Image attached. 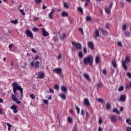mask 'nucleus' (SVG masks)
Wrapping results in <instances>:
<instances>
[{"mask_svg":"<svg viewBox=\"0 0 131 131\" xmlns=\"http://www.w3.org/2000/svg\"><path fill=\"white\" fill-rule=\"evenodd\" d=\"M97 100L99 103H104V100L102 98H97Z\"/></svg>","mask_w":131,"mask_h":131,"instance_id":"c756f323","label":"nucleus"},{"mask_svg":"<svg viewBox=\"0 0 131 131\" xmlns=\"http://www.w3.org/2000/svg\"><path fill=\"white\" fill-rule=\"evenodd\" d=\"M42 33L43 36H48V35H49V32L46 31L45 28L42 29Z\"/></svg>","mask_w":131,"mask_h":131,"instance_id":"ddd939ff","label":"nucleus"},{"mask_svg":"<svg viewBox=\"0 0 131 131\" xmlns=\"http://www.w3.org/2000/svg\"><path fill=\"white\" fill-rule=\"evenodd\" d=\"M98 131H103V128H102V127H99Z\"/></svg>","mask_w":131,"mask_h":131,"instance_id":"e2e57ef3","label":"nucleus"},{"mask_svg":"<svg viewBox=\"0 0 131 131\" xmlns=\"http://www.w3.org/2000/svg\"><path fill=\"white\" fill-rule=\"evenodd\" d=\"M99 30L102 32L103 34H104V29L102 28H99Z\"/></svg>","mask_w":131,"mask_h":131,"instance_id":"8fccbe9b","label":"nucleus"},{"mask_svg":"<svg viewBox=\"0 0 131 131\" xmlns=\"http://www.w3.org/2000/svg\"><path fill=\"white\" fill-rule=\"evenodd\" d=\"M55 90H56V91H59V89H60V87L59 86V84H55V85L54 86Z\"/></svg>","mask_w":131,"mask_h":131,"instance_id":"a878e982","label":"nucleus"},{"mask_svg":"<svg viewBox=\"0 0 131 131\" xmlns=\"http://www.w3.org/2000/svg\"><path fill=\"white\" fill-rule=\"evenodd\" d=\"M118 45L119 47H122V43L120 41L118 42Z\"/></svg>","mask_w":131,"mask_h":131,"instance_id":"6e6d98bb","label":"nucleus"},{"mask_svg":"<svg viewBox=\"0 0 131 131\" xmlns=\"http://www.w3.org/2000/svg\"><path fill=\"white\" fill-rule=\"evenodd\" d=\"M113 112H114L115 113H117V114H119V113H120V112L119 111H118V110H117V108H114L113 110Z\"/></svg>","mask_w":131,"mask_h":131,"instance_id":"f704fd0d","label":"nucleus"},{"mask_svg":"<svg viewBox=\"0 0 131 131\" xmlns=\"http://www.w3.org/2000/svg\"><path fill=\"white\" fill-rule=\"evenodd\" d=\"M127 76L129 77V78H131V73L130 72H127Z\"/></svg>","mask_w":131,"mask_h":131,"instance_id":"09e8293b","label":"nucleus"},{"mask_svg":"<svg viewBox=\"0 0 131 131\" xmlns=\"http://www.w3.org/2000/svg\"><path fill=\"white\" fill-rule=\"evenodd\" d=\"M54 13H55V9H52L51 12L49 13V19H53V14H54Z\"/></svg>","mask_w":131,"mask_h":131,"instance_id":"4468645a","label":"nucleus"},{"mask_svg":"<svg viewBox=\"0 0 131 131\" xmlns=\"http://www.w3.org/2000/svg\"><path fill=\"white\" fill-rule=\"evenodd\" d=\"M60 39H66V34H63L62 36H60Z\"/></svg>","mask_w":131,"mask_h":131,"instance_id":"b1692460","label":"nucleus"},{"mask_svg":"<svg viewBox=\"0 0 131 131\" xmlns=\"http://www.w3.org/2000/svg\"><path fill=\"white\" fill-rule=\"evenodd\" d=\"M13 44H10V45H9V49H12V48H13Z\"/></svg>","mask_w":131,"mask_h":131,"instance_id":"0e129e2a","label":"nucleus"},{"mask_svg":"<svg viewBox=\"0 0 131 131\" xmlns=\"http://www.w3.org/2000/svg\"><path fill=\"white\" fill-rule=\"evenodd\" d=\"M54 41H55V42H57V41H58L59 40V39H58V36H54Z\"/></svg>","mask_w":131,"mask_h":131,"instance_id":"79ce46f5","label":"nucleus"},{"mask_svg":"<svg viewBox=\"0 0 131 131\" xmlns=\"http://www.w3.org/2000/svg\"><path fill=\"white\" fill-rule=\"evenodd\" d=\"M111 121L113 123H116L117 122V116L116 115H112L110 117Z\"/></svg>","mask_w":131,"mask_h":131,"instance_id":"423d86ee","label":"nucleus"},{"mask_svg":"<svg viewBox=\"0 0 131 131\" xmlns=\"http://www.w3.org/2000/svg\"><path fill=\"white\" fill-rule=\"evenodd\" d=\"M33 31H34V32H36L37 31H39V29L36 28V27H34L32 29Z\"/></svg>","mask_w":131,"mask_h":131,"instance_id":"cd10ccee","label":"nucleus"},{"mask_svg":"<svg viewBox=\"0 0 131 131\" xmlns=\"http://www.w3.org/2000/svg\"><path fill=\"white\" fill-rule=\"evenodd\" d=\"M112 64L115 68H116L117 67V64H116V62L114 61H112Z\"/></svg>","mask_w":131,"mask_h":131,"instance_id":"e433bc0d","label":"nucleus"},{"mask_svg":"<svg viewBox=\"0 0 131 131\" xmlns=\"http://www.w3.org/2000/svg\"><path fill=\"white\" fill-rule=\"evenodd\" d=\"M129 57H126L125 60L122 62V65L124 70H127V67L126 66V63H129Z\"/></svg>","mask_w":131,"mask_h":131,"instance_id":"7ed1b4c3","label":"nucleus"},{"mask_svg":"<svg viewBox=\"0 0 131 131\" xmlns=\"http://www.w3.org/2000/svg\"><path fill=\"white\" fill-rule=\"evenodd\" d=\"M25 33L28 37L33 38V33H32V32L29 29H27V30L25 31Z\"/></svg>","mask_w":131,"mask_h":131,"instance_id":"20e7f679","label":"nucleus"},{"mask_svg":"<svg viewBox=\"0 0 131 131\" xmlns=\"http://www.w3.org/2000/svg\"><path fill=\"white\" fill-rule=\"evenodd\" d=\"M61 90L64 93H67V87L65 85H62L61 86Z\"/></svg>","mask_w":131,"mask_h":131,"instance_id":"dca6fc26","label":"nucleus"},{"mask_svg":"<svg viewBox=\"0 0 131 131\" xmlns=\"http://www.w3.org/2000/svg\"><path fill=\"white\" fill-rule=\"evenodd\" d=\"M85 20L86 21H91L92 20V17L91 16H86Z\"/></svg>","mask_w":131,"mask_h":131,"instance_id":"473e14b6","label":"nucleus"},{"mask_svg":"<svg viewBox=\"0 0 131 131\" xmlns=\"http://www.w3.org/2000/svg\"><path fill=\"white\" fill-rule=\"evenodd\" d=\"M53 72L56 73L57 74H60L62 72V69L61 68H56L53 70Z\"/></svg>","mask_w":131,"mask_h":131,"instance_id":"9d476101","label":"nucleus"},{"mask_svg":"<svg viewBox=\"0 0 131 131\" xmlns=\"http://www.w3.org/2000/svg\"><path fill=\"white\" fill-rule=\"evenodd\" d=\"M81 115H84V112L83 111V110H81Z\"/></svg>","mask_w":131,"mask_h":131,"instance_id":"69168bd1","label":"nucleus"},{"mask_svg":"<svg viewBox=\"0 0 131 131\" xmlns=\"http://www.w3.org/2000/svg\"><path fill=\"white\" fill-rule=\"evenodd\" d=\"M60 97L63 100H66V95L65 94H60Z\"/></svg>","mask_w":131,"mask_h":131,"instance_id":"393cba45","label":"nucleus"},{"mask_svg":"<svg viewBox=\"0 0 131 131\" xmlns=\"http://www.w3.org/2000/svg\"><path fill=\"white\" fill-rule=\"evenodd\" d=\"M43 102L44 103V104H46V105H48L49 104V101L47 99L43 100Z\"/></svg>","mask_w":131,"mask_h":131,"instance_id":"a19ab883","label":"nucleus"},{"mask_svg":"<svg viewBox=\"0 0 131 131\" xmlns=\"http://www.w3.org/2000/svg\"><path fill=\"white\" fill-rule=\"evenodd\" d=\"M83 52L84 54L85 55V54H88V50L86 49V47L83 48Z\"/></svg>","mask_w":131,"mask_h":131,"instance_id":"37998d69","label":"nucleus"},{"mask_svg":"<svg viewBox=\"0 0 131 131\" xmlns=\"http://www.w3.org/2000/svg\"><path fill=\"white\" fill-rule=\"evenodd\" d=\"M7 125L8 126V127H12V125H11L10 123H7Z\"/></svg>","mask_w":131,"mask_h":131,"instance_id":"338daca9","label":"nucleus"},{"mask_svg":"<svg viewBox=\"0 0 131 131\" xmlns=\"http://www.w3.org/2000/svg\"><path fill=\"white\" fill-rule=\"evenodd\" d=\"M35 68H38L39 67V61H37L35 62Z\"/></svg>","mask_w":131,"mask_h":131,"instance_id":"5701e85b","label":"nucleus"},{"mask_svg":"<svg viewBox=\"0 0 131 131\" xmlns=\"http://www.w3.org/2000/svg\"><path fill=\"white\" fill-rule=\"evenodd\" d=\"M30 97L31 98L32 100H34V99H35V96L33 94L30 95Z\"/></svg>","mask_w":131,"mask_h":131,"instance_id":"58836bf2","label":"nucleus"},{"mask_svg":"<svg viewBox=\"0 0 131 131\" xmlns=\"http://www.w3.org/2000/svg\"><path fill=\"white\" fill-rule=\"evenodd\" d=\"M68 122H70V123H72V118L70 117H68Z\"/></svg>","mask_w":131,"mask_h":131,"instance_id":"72a5a7b5","label":"nucleus"},{"mask_svg":"<svg viewBox=\"0 0 131 131\" xmlns=\"http://www.w3.org/2000/svg\"><path fill=\"white\" fill-rule=\"evenodd\" d=\"M112 6H113V3H110V5L108 7L109 9H110L111 10L112 9Z\"/></svg>","mask_w":131,"mask_h":131,"instance_id":"864d4df0","label":"nucleus"},{"mask_svg":"<svg viewBox=\"0 0 131 131\" xmlns=\"http://www.w3.org/2000/svg\"><path fill=\"white\" fill-rule=\"evenodd\" d=\"M126 100V97H125V95H122L120 96L119 99L118 100V102H123L124 103L125 102V100Z\"/></svg>","mask_w":131,"mask_h":131,"instance_id":"6e6552de","label":"nucleus"},{"mask_svg":"<svg viewBox=\"0 0 131 131\" xmlns=\"http://www.w3.org/2000/svg\"><path fill=\"white\" fill-rule=\"evenodd\" d=\"M73 46H75V47L77 49V50H81V44L80 43H76L75 42H72Z\"/></svg>","mask_w":131,"mask_h":131,"instance_id":"1a4fd4ad","label":"nucleus"},{"mask_svg":"<svg viewBox=\"0 0 131 131\" xmlns=\"http://www.w3.org/2000/svg\"><path fill=\"white\" fill-rule=\"evenodd\" d=\"M122 30L125 31L126 30V25H124L122 27Z\"/></svg>","mask_w":131,"mask_h":131,"instance_id":"a18cd8bd","label":"nucleus"},{"mask_svg":"<svg viewBox=\"0 0 131 131\" xmlns=\"http://www.w3.org/2000/svg\"><path fill=\"white\" fill-rule=\"evenodd\" d=\"M32 52L34 53V54H36V53H37V51H36V50H34V49H32Z\"/></svg>","mask_w":131,"mask_h":131,"instance_id":"13d9d810","label":"nucleus"},{"mask_svg":"<svg viewBox=\"0 0 131 131\" xmlns=\"http://www.w3.org/2000/svg\"><path fill=\"white\" fill-rule=\"evenodd\" d=\"M88 46L91 50H94V43L92 41H90L88 43Z\"/></svg>","mask_w":131,"mask_h":131,"instance_id":"f8f14e48","label":"nucleus"},{"mask_svg":"<svg viewBox=\"0 0 131 131\" xmlns=\"http://www.w3.org/2000/svg\"><path fill=\"white\" fill-rule=\"evenodd\" d=\"M95 34H96V38L100 36V35H99V31H96L95 32Z\"/></svg>","mask_w":131,"mask_h":131,"instance_id":"de8ad7c7","label":"nucleus"},{"mask_svg":"<svg viewBox=\"0 0 131 131\" xmlns=\"http://www.w3.org/2000/svg\"><path fill=\"white\" fill-rule=\"evenodd\" d=\"M10 23H12L13 24H17L18 19L12 20L10 21Z\"/></svg>","mask_w":131,"mask_h":131,"instance_id":"4be33fe9","label":"nucleus"},{"mask_svg":"<svg viewBox=\"0 0 131 131\" xmlns=\"http://www.w3.org/2000/svg\"><path fill=\"white\" fill-rule=\"evenodd\" d=\"M106 107L107 110H109V109H111V104L110 103H107Z\"/></svg>","mask_w":131,"mask_h":131,"instance_id":"aec40b11","label":"nucleus"},{"mask_svg":"<svg viewBox=\"0 0 131 131\" xmlns=\"http://www.w3.org/2000/svg\"><path fill=\"white\" fill-rule=\"evenodd\" d=\"M126 123H128V125H131V120L129 119H126Z\"/></svg>","mask_w":131,"mask_h":131,"instance_id":"bb28decb","label":"nucleus"},{"mask_svg":"<svg viewBox=\"0 0 131 131\" xmlns=\"http://www.w3.org/2000/svg\"><path fill=\"white\" fill-rule=\"evenodd\" d=\"M35 3L38 5V4H40V3H41V0H35Z\"/></svg>","mask_w":131,"mask_h":131,"instance_id":"c03bdc74","label":"nucleus"},{"mask_svg":"<svg viewBox=\"0 0 131 131\" xmlns=\"http://www.w3.org/2000/svg\"><path fill=\"white\" fill-rule=\"evenodd\" d=\"M84 104L85 106H90V100H89V99L85 98L84 99Z\"/></svg>","mask_w":131,"mask_h":131,"instance_id":"2eb2a0df","label":"nucleus"},{"mask_svg":"<svg viewBox=\"0 0 131 131\" xmlns=\"http://www.w3.org/2000/svg\"><path fill=\"white\" fill-rule=\"evenodd\" d=\"M123 110H124L123 106H121V107H120V111L122 112V111H123Z\"/></svg>","mask_w":131,"mask_h":131,"instance_id":"052dcab7","label":"nucleus"},{"mask_svg":"<svg viewBox=\"0 0 131 131\" xmlns=\"http://www.w3.org/2000/svg\"><path fill=\"white\" fill-rule=\"evenodd\" d=\"M126 131H131V127H126Z\"/></svg>","mask_w":131,"mask_h":131,"instance_id":"3c124183","label":"nucleus"},{"mask_svg":"<svg viewBox=\"0 0 131 131\" xmlns=\"http://www.w3.org/2000/svg\"><path fill=\"white\" fill-rule=\"evenodd\" d=\"M106 73H107V71H106V69H103V74H106Z\"/></svg>","mask_w":131,"mask_h":131,"instance_id":"680f3d73","label":"nucleus"},{"mask_svg":"<svg viewBox=\"0 0 131 131\" xmlns=\"http://www.w3.org/2000/svg\"><path fill=\"white\" fill-rule=\"evenodd\" d=\"M94 62V57L92 55H89L87 57H85L83 60V63L85 65H90L92 66L93 65V62Z\"/></svg>","mask_w":131,"mask_h":131,"instance_id":"f03ea898","label":"nucleus"},{"mask_svg":"<svg viewBox=\"0 0 131 131\" xmlns=\"http://www.w3.org/2000/svg\"><path fill=\"white\" fill-rule=\"evenodd\" d=\"M61 58H62V55H61V54H59L57 57V59L60 60V59H61Z\"/></svg>","mask_w":131,"mask_h":131,"instance_id":"5fc2aeb1","label":"nucleus"},{"mask_svg":"<svg viewBox=\"0 0 131 131\" xmlns=\"http://www.w3.org/2000/svg\"><path fill=\"white\" fill-rule=\"evenodd\" d=\"M61 15L62 17H67L68 16V13L66 11H62Z\"/></svg>","mask_w":131,"mask_h":131,"instance_id":"a211bd4d","label":"nucleus"},{"mask_svg":"<svg viewBox=\"0 0 131 131\" xmlns=\"http://www.w3.org/2000/svg\"><path fill=\"white\" fill-rule=\"evenodd\" d=\"M19 11L21 13V15L25 16V12H24V10H23V9H19Z\"/></svg>","mask_w":131,"mask_h":131,"instance_id":"7c9ffc66","label":"nucleus"},{"mask_svg":"<svg viewBox=\"0 0 131 131\" xmlns=\"http://www.w3.org/2000/svg\"><path fill=\"white\" fill-rule=\"evenodd\" d=\"M45 73L42 72H39L38 73V76H37V78L38 79H41L42 78H45Z\"/></svg>","mask_w":131,"mask_h":131,"instance_id":"0eeeda50","label":"nucleus"},{"mask_svg":"<svg viewBox=\"0 0 131 131\" xmlns=\"http://www.w3.org/2000/svg\"><path fill=\"white\" fill-rule=\"evenodd\" d=\"M10 109L11 110H13V113H14V114L18 113V106H17L16 105L13 104L11 105Z\"/></svg>","mask_w":131,"mask_h":131,"instance_id":"39448f33","label":"nucleus"},{"mask_svg":"<svg viewBox=\"0 0 131 131\" xmlns=\"http://www.w3.org/2000/svg\"><path fill=\"white\" fill-rule=\"evenodd\" d=\"M123 90H124V88L123 87V86H121L119 87L118 91L119 92H122Z\"/></svg>","mask_w":131,"mask_h":131,"instance_id":"c9c22d12","label":"nucleus"},{"mask_svg":"<svg viewBox=\"0 0 131 131\" xmlns=\"http://www.w3.org/2000/svg\"><path fill=\"white\" fill-rule=\"evenodd\" d=\"M105 28H106L107 29H109V24H106V26H105Z\"/></svg>","mask_w":131,"mask_h":131,"instance_id":"774afa93","label":"nucleus"},{"mask_svg":"<svg viewBox=\"0 0 131 131\" xmlns=\"http://www.w3.org/2000/svg\"><path fill=\"white\" fill-rule=\"evenodd\" d=\"M98 122L99 123H102V122H103V121L102 120V119L101 118L99 119Z\"/></svg>","mask_w":131,"mask_h":131,"instance_id":"bf43d9fd","label":"nucleus"},{"mask_svg":"<svg viewBox=\"0 0 131 131\" xmlns=\"http://www.w3.org/2000/svg\"><path fill=\"white\" fill-rule=\"evenodd\" d=\"M63 7H64V8H66V9L69 8V6L68 5V3L65 2V3L63 4Z\"/></svg>","mask_w":131,"mask_h":131,"instance_id":"2f4dec72","label":"nucleus"},{"mask_svg":"<svg viewBox=\"0 0 131 131\" xmlns=\"http://www.w3.org/2000/svg\"><path fill=\"white\" fill-rule=\"evenodd\" d=\"M78 55H79V57L80 58H83V54H82V52H79Z\"/></svg>","mask_w":131,"mask_h":131,"instance_id":"ea45409f","label":"nucleus"},{"mask_svg":"<svg viewBox=\"0 0 131 131\" xmlns=\"http://www.w3.org/2000/svg\"><path fill=\"white\" fill-rule=\"evenodd\" d=\"M78 11H79V12H80V13H83V9H82V8L81 7H78Z\"/></svg>","mask_w":131,"mask_h":131,"instance_id":"4c0bfd02","label":"nucleus"},{"mask_svg":"<svg viewBox=\"0 0 131 131\" xmlns=\"http://www.w3.org/2000/svg\"><path fill=\"white\" fill-rule=\"evenodd\" d=\"M82 2H83V1H85L84 7H88V5H89V3L91 2V0H81Z\"/></svg>","mask_w":131,"mask_h":131,"instance_id":"412c9836","label":"nucleus"},{"mask_svg":"<svg viewBox=\"0 0 131 131\" xmlns=\"http://www.w3.org/2000/svg\"><path fill=\"white\" fill-rule=\"evenodd\" d=\"M100 62V57L99 56H96L95 58V63L96 64H98Z\"/></svg>","mask_w":131,"mask_h":131,"instance_id":"6ab92c4d","label":"nucleus"},{"mask_svg":"<svg viewBox=\"0 0 131 131\" xmlns=\"http://www.w3.org/2000/svg\"><path fill=\"white\" fill-rule=\"evenodd\" d=\"M83 76L84 78L86 79V80H88V81H91V78H90V75H89V74H88V73H84Z\"/></svg>","mask_w":131,"mask_h":131,"instance_id":"9b49d317","label":"nucleus"},{"mask_svg":"<svg viewBox=\"0 0 131 131\" xmlns=\"http://www.w3.org/2000/svg\"><path fill=\"white\" fill-rule=\"evenodd\" d=\"M49 92L50 93H51V94H54V90L51 88H49Z\"/></svg>","mask_w":131,"mask_h":131,"instance_id":"603ef678","label":"nucleus"},{"mask_svg":"<svg viewBox=\"0 0 131 131\" xmlns=\"http://www.w3.org/2000/svg\"><path fill=\"white\" fill-rule=\"evenodd\" d=\"M34 65H35L34 62L33 61H32L31 62V67H34Z\"/></svg>","mask_w":131,"mask_h":131,"instance_id":"4d7b16f0","label":"nucleus"},{"mask_svg":"<svg viewBox=\"0 0 131 131\" xmlns=\"http://www.w3.org/2000/svg\"><path fill=\"white\" fill-rule=\"evenodd\" d=\"M75 107L77 110V112L78 114H79V113L80 112V108H79V107H78V106H77V105H75Z\"/></svg>","mask_w":131,"mask_h":131,"instance_id":"c85d7f7f","label":"nucleus"},{"mask_svg":"<svg viewBox=\"0 0 131 131\" xmlns=\"http://www.w3.org/2000/svg\"><path fill=\"white\" fill-rule=\"evenodd\" d=\"M104 11L105 12V13L106 14H107L108 15H109V14H110L111 13V9H110L109 8H105L104 9Z\"/></svg>","mask_w":131,"mask_h":131,"instance_id":"f3484780","label":"nucleus"},{"mask_svg":"<svg viewBox=\"0 0 131 131\" xmlns=\"http://www.w3.org/2000/svg\"><path fill=\"white\" fill-rule=\"evenodd\" d=\"M125 35L127 37H129V36H130V34L129 33V32H126Z\"/></svg>","mask_w":131,"mask_h":131,"instance_id":"49530a36","label":"nucleus"},{"mask_svg":"<svg viewBox=\"0 0 131 131\" xmlns=\"http://www.w3.org/2000/svg\"><path fill=\"white\" fill-rule=\"evenodd\" d=\"M12 89L14 94L12 95L11 99L13 102L20 105L21 101L18 100H22L23 98V88L18 85L17 82H14L12 84Z\"/></svg>","mask_w":131,"mask_h":131,"instance_id":"f257e3e1","label":"nucleus"}]
</instances>
